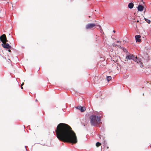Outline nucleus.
I'll list each match as a JSON object with an SVG mask.
<instances>
[{
  "instance_id": "f257e3e1",
  "label": "nucleus",
  "mask_w": 151,
  "mask_h": 151,
  "mask_svg": "<svg viewBox=\"0 0 151 151\" xmlns=\"http://www.w3.org/2000/svg\"><path fill=\"white\" fill-rule=\"evenodd\" d=\"M55 131L56 136L59 140L72 144L77 143V139L76 133L67 124H59Z\"/></svg>"
},
{
  "instance_id": "f03ea898",
  "label": "nucleus",
  "mask_w": 151,
  "mask_h": 151,
  "mask_svg": "<svg viewBox=\"0 0 151 151\" xmlns=\"http://www.w3.org/2000/svg\"><path fill=\"white\" fill-rule=\"evenodd\" d=\"M89 119L91 125L95 127L99 126L101 122L100 116L95 114H92L90 116Z\"/></svg>"
},
{
  "instance_id": "7ed1b4c3",
  "label": "nucleus",
  "mask_w": 151,
  "mask_h": 151,
  "mask_svg": "<svg viewBox=\"0 0 151 151\" xmlns=\"http://www.w3.org/2000/svg\"><path fill=\"white\" fill-rule=\"evenodd\" d=\"M0 40L3 43L7 42L6 36L5 34L3 35L0 37Z\"/></svg>"
},
{
  "instance_id": "20e7f679",
  "label": "nucleus",
  "mask_w": 151,
  "mask_h": 151,
  "mask_svg": "<svg viewBox=\"0 0 151 151\" xmlns=\"http://www.w3.org/2000/svg\"><path fill=\"white\" fill-rule=\"evenodd\" d=\"M2 46L4 48L10 49L11 48V46L8 43L4 42L1 44Z\"/></svg>"
},
{
  "instance_id": "39448f33",
  "label": "nucleus",
  "mask_w": 151,
  "mask_h": 151,
  "mask_svg": "<svg viewBox=\"0 0 151 151\" xmlns=\"http://www.w3.org/2000/svg\"><path fill=\"white\" fill-rule=\"evenodd\" d=\"M96 26V24L94 23H89L87 24L86 26V29H87L92 28Z\"/></svg>"
},
{
  "instance_id": "423d86ee",
  "label": "nucleus",
  "mask_w": 151,
  "mask_h": 151,
  "mask_svg": "<svg viewBox=\"0 0 151 151\" xmlns=\"http://www.w3.org/2000/svg\"><path fill=\"white\" fill-rule=\"evenodd\" d=\"M134 58H135V57L133 55L130 54L127 55L125 59L129 60L132 59L133 60V59H134Z\"/></svg>"
},
{
  "instance_id": "0eeeda50",
  "label": "nucleus",
  "mask_w": 151,
  "mask_h": 151,
  "mask_svg": "<svg viewBox=\"0 0 151 151\" xmlns=\"http://www.w3.org/2000/svg\"><path fill=\"white\" fill-rule=\"evenodd\" d=\"M141 57L142 58L144 59L147 60H149V56L147 53H145L143 56H141Z\"/></svg>"
},
{
  "instance_id": "6e6552de",
  "label": "nucleus",
  "mask_w": 151,
  "mask_h": 151,
  "mask_svg": "<svg viewBox=\"0 0 151 151\" xmlns=\"http://www.w3.org/2000/svg\"><path fill=\"white\" fill-rule=\"evenodd\" d=\"M137 8L139 11L142 12L143 10L144 7L141 5H139Z\"/></svg>"
},
{
  "instance_id": "1a4fd4ad",
  "label": "nucleus",
  "mask_w": 151,
  "mask_h": 151,
  "mask_svg": "<svg viewBox=\"0 0 151 151\" xmlns=\"http://www.w3.org/2000/svg\"><path fill=\"white\" fill-rule=\"evenodd\" d=\"M140 37L141 36L140 35H136L135 36L136 42H140L141 41V40L140 39Z\"/></svg>"
},
{
  "instance_id": "9d476101",
  "label": "nucleus",
  "mask_w": 151,
  "mask_h": 151,
  "mask_svg": "<svg viewBox=\"0 0 151 151\" xmlns=\"http://www.w3.org/2000/svg\"><path fill=\"white\" fill-rule=\"evenodd\" d=\"M116 42H118V43H119V42L120 43V44H118V45L115 44H113V46H114L115 47H116V46H117V47H118L119 48H121V45L120 44V43H121V41H116Z\"/></svg>"
},
{
  "instance_id": "9b49d317",
  "label": "nucleus",
  "mask_w": 151,
  "mask_h": 151,
  "mask_svg": "<svg viewBox=\"0 0 151 151\" xmlns=\"http://www.w3.org/2000/svg\"><path fill=\"white\" fill-rule=\"evenodd\" d=\"M138 59H139V62L140 64V67L141 68H142L143 67V65H142V58H141L139 57V58H138Z\"/></svg>"
},
{
  "instance_id": "f8f14e48",
  "label": "nucleus",
  "mask_w": 151,
  "mask_h": 151,
  "mask_svg": "<svg viewBox=\"0 0 151 151\" xmlns=\"http://www.w3.org/2000/svg\"><path fill=\"white\" fill-rule=\"evenodd\" d=\"M134 6V4L132 3H129L128 5V7L130 9L132 8Z\"/></svg>"
},
{
  "instance_id": "ddd939ff",
  "label": "nucleus",
  "mask_w": 151,
  "mask_h": 151,
  "mask_svg": "<svg viewBox=\"0 0 151 151\" xmlns=\"http://www.w3.org/2000/svg\"><path fill=\"white\" fill-rule=\"evenodd\" d=\"M133 60L135 62H136L138 63L139 64H140L139 60L138 59V58H137V57H135V58H134V59H133Z\"/></svg>"
},
{
  "instance_id": "4468645a",
  "label": "nucleus",
  "mask_w": 151,
  "mask_h": 151,
  "mask_svg": "<svg viewBox=\"0 0 151 151\" xmlns=\"http://www.w3.org/2000/svg\"><path fill=\"white\" fill-rule=\"evenodd\" d=\"M86 110V108L84 107H81V111L82 112H84Z\"/></svg>"
},
{
  "instance_id": "2eb2a0df",
  "label": "nucleus",
  "mask_w": 151,
  "mask_h": 151,
  "mask_svg": "<svg viewBox=\"0 0 151 151\" xmlns=\"http://www.w3.org/2000/svg\"><path fill=\"white\" fill-rule=\"evenodd\" d=\"M106 78L107 80V81H109L111 79V76H108Z\"/></svg>"
},
{
  "instance_id": "dca6fc26",
  "label": "nucleus",
  "mask_w": 151,
  "mask_h": 151,
  "mask_svg": "<svg viewBox=\"0 0 151 151\" xmlns=\"http://www.w3.org/2000/svg\"><path fill=\"white\" fill-rule=\"evenodd\" d=\"M145 21L148 23L150 24V23L151 22L150 20L148 19H146V18H145Z\"/></svg>"
},
{
  "instance_id": "f3484780",
  "label": "nucleus",
  "mask_w": 151,
  "mask_h": 151,
  "mask_svg": "<svg viewBox=\"0 0 151 151\" xmlns=\"http://www.w3.org/2000/svg\"><path fill=\"white\" fill-rule=\"evenodd\" d=\"M101 145V144L100 142H97V143H96V146L97 147H99V146H100Z\"/></svg>"
},
{
  "instance_id": "a211bd4d",
  "label": "nucleus",
  "mask_w": 151,
  "mask_h": 151,
  "mask_svg": "<svg viewBox=\"0 0 151 151\" xmlns=\"http://www.w3.org/2000/svg\"><path fill=\"white\" fill-rule=\"evenodd\" d=\"M81 107L82 106H78L76 107V108L77 109H78L81 110Z\"/></svg>"
},
{
  "instance_id": "6ab92c4d",
  "label": "nucleus",
  "mask_w": 151,
  "mask_h": 151,
  "mask_svg": "<svg viewBox=\"0 0 151 151\" xmlns=\"http://www.w3.org/2000/svg\"><path fill=\"white\" fill-rule=\"evenodd\" d=\"M24 84V83H23L21 85V88L22 89H23V88L22 86Z\"/></svg>"
},
{
  "instance_id": "aec40b11",
  "label": "nucleus",
  "mask_w": 151,
  "mask_h": 151,
  "mask_svg": "<svg viewBox=\"0 0 151 151\" xmlns=\"http://www.w3.org/2000/svg\"><path fill=\"white\" fill-rule=\"evenodd\" d=\"M123 50L124 52H127V50H126V49H125V50Z\"/></svg>"
},
{
  "instance_id": "412c9836",
  "label": "nucleus",
  "mask_w": 151,
  "mask_h": 151,
  "mask_svg": "<svg viewBox=\"0 0 151 151\" xmlns=\"http://www.w3.org/2000/svg\"><path fill=\"white\" fill-rule=\"evenodd\" d=\"M8 51L9 52H11V50L10 49H9V50H8Z\"/></svg>"
},
{
  "instance_id": "4be33fe9",
  "label": "nucleus",
  "mask_w": 151,
  "mask_h": 151,
  "mask_svg": "<svg viewBox=\"0 0 151 151\" xmlns=\"http://www.w3.org/2000/svg\"><path fill=\"white\" fill-rule=\"evenodd\" d=\"M113 32H114V33H115V30H114V31H113Z\"/></svg>"
},
{
  "instance_id": "5701e85b",
  "label": "nucleus",
  "mask_w": 151,
  "mask_h": 151,
  "mask_svg": "<svg viewBox=\"0 0 151 151\" xmlns=\"http://www.w3.org/2000/svg\"><path fill=\"white\" fill-rule=\"evenodd\" d=\"M36 101H37V99H36Z\"/></svg>"
}]
</instances>
